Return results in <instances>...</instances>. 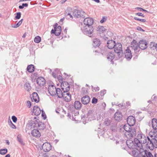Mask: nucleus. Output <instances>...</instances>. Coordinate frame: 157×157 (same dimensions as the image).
Wrapping results in <instances>:
<instances>
[{"label": "nucleus", "instance_id": "obj_59", "mask_svg": "<svg viewBox=\"0 0 157 157\" xmlns=\"http://www.w3.org/2000/svg\"><path fill=\"white\" fill-rule=\"evenodd\" d=\"M43 157H48V153L44 154L42 155Z\"/></svg>", "mask_w": 157, "mask_h": 157}, {"label": "nucleus", "instance_id": "obj_22", "mask_svg": "<svg viewBox=\"0 0 157 157\" xmlns=\"http://www.w3.org/2000/svg\"><path fill=\"white\" fill-rule=\"evenodd\" d=\"M32 97L31 98L32 101L33 100L36 102H38L39 101V98L38 94L36 93L33 92L32 94Z\"/></svg>", "mask_w": 157, "mask_h": 157}, {"label": "nucleus", "instance_id": "obj_54", "mask_svg": "<svg viewBox=\"0 0 157 157\" xmlns=\"http://www.w3.org/2000/svg\"><path fill=\"white\" fill-rule=\"evenodd\" d=\"M106 93V90H102L101 92V95H104Z\"/></svg>", "mask_w": 157, "mask_h": 157}, {"label": "nucleus", "instance_id": "obj_16", "mask_svg": "<svg viewBox=\"0 0 157 157\" xmlns=\"http://www.w3.org/2000/svg\"><path fill=\"white\" fill-rule=\"evenodd\" d=\"M136 120L135 117L132 116H130L127 119V122L129 125L133 126L135 123Z\"/></svg>", "mask_w": 157, "mask_h": 157}, {"label": "nucleus", "instance_id": "obj_23", "mask_svg": "<svg viewBox=\"0 0 157 157\" xmlns=\"http://www.w3.org/2000/svg\"><path fill=\"white\" fill-rule=\"evenodd\" d=\"M143 157H154L152 154L149 151L145 150L144 152L141 153Z\"/></svg>", "mask_w": 157, "mask_h": 157}, {"label": "nucleus", "instance_id": "obj_52", "mask_svg": "<svg viewBox=\"0 0 157 157\" xmlns=\"http://www.w3.org/2000/svg\"><path fill=\"white\" fill-rule=\"evenodd\" d=\"M31 106V104L30 101H27V106L29 108H30Z\"/></svg>", "mask_w": 157, "mask_h": 157}, {"label": "nucleus", "instance_id": "obj_56", "mask_svg": "<svg viewBox=\"0 0 157 157\" xmlns=\"http://www.w3.org/2000/svg\"><path fill=\"white\" fill-rule=\"evenodd\" d=\"M136 14L137 15L139 16H141L142 17H144V15L142 13H136Z\"/></svg>", "mask_w": 157, "mask_h": 157}, {"label": "nucleus", "instance_id": "obj_34", "mask_svg": "<svg viewBox=\"0 0 157 157\" xmlns=\"http://www.w3.org/2000/svg\"><path fill=\"white\" fill-rule=\"evenodd\" d=\"M151 123L153 128L155 130H156V127L157 126V120L155 118H153L152 120Z\"/></svg>", "mask_w": 157, "mask_h": 157}, {"label": "nucleus", "instance_id": "obj_8", "mask_svg": "<svg viewBox=\"0 0 157 157\" xmlns=\"http://www.w3.org/2000/svg\"><path fill=\"white\" fill-rule=\"evenodd\" d=\"M136 135V129L133 128L132 129H131V130L125 134L126 137L128 139H131L132 138L134 137Z\"/></svg>", "mask_w": 157, "mask_h": 157}, {"label": "nucleus", "instance_id": "obj_28", "mask_svg": "<svg viewBox=\"0 0 157 157\" xmlns=\"http://www.w3.org/2000/svg\"><path fill=\"white\" fill-rule=\"evenodd\" d=\"M75 108L77 110H80L81 109L82 104L78 101H75L74 103Z\"/></svg>", "mask_w": 157, "mask_h": 157}, {"label": "nucleus", "instance_id": "obj_44", "mask_svg": "<svg viewBox=\"0 0 157 157\" xmlns=\"http://www.w3.org/2000/svg\"><path fill=\"white\" fill-rule=\"evenodd\" d=\"M28 4L27 3H23L21 5H20L18 8L20 9H23L25 7H27Z\"/></svg>", "mask_w": 157, "mask_h": 157}, {"label": "nucleus", "instance_id": "obj_5", "mask_svg": "<svg viewBox=\"0 0 157 157\" xmlns=\"http://www.w3.org/2000/svg\"><path fill=\"white\" fill-rule=\"evenodd\" d=\"M131 47L134 51L135 53L136 54L139 53L140 51V47L138 43L135 40H133L131 42Z\"/></svg>", "mask_w": 157, "mask_h": 157}, {"label": "nucleus", "instance_id": "obj_26", "mask_svg": "<svg viewBox=\"0 0 157 157\" xmlns=\"http://www.w3.org/2000/svg\"><path fill=\"white\" fill-rule=\"evenodd\" d=\"M115 54L113 52H109L108 53L107 59L111 63H113V60L114 58Z\"/></svg>", "mask_w": 157, "mask_h": 157}, {"label": "nucleus", "instance_id": "obj_57", "mask_svg": "<svg viewBox=\"0 0 157 157\" xmlns=\"http://www.w3.org/2000/svg\"><path fill=\"white\" fill-rule=\"evenodd\" d=\"M52 75L55 78H56V75L55 72H52Z\"/></svg>", "mask_w": 157, "mask_h": 157}, {"label": "nucleus", "instance_id": "obj_43", "mask_svg": "<svg viewBox=\"0 0 157 157\" xmlns=\"http://www.w3.org/2000/svg\"><path fill=\"white\" fill-rule=\"evenodd\" d=\"M8 124L9 126L12 128L15 129L16 128V127L14 124H13L10 119L8 121Z\"/></svg>", "mask_w": 157, "mask_h": 157}, {"label": "nucleus", "instance_id": "obj_9", "mask_svg": "<svg viewBox=\"0 0 157 157\" xmlns=\"http://www.w3.org/2000/svg\"><path fill=\"white\" fill-rule=\"evenodd\" d=\"M61 32V26H58L57 27H55L54 30L52 29L51 31V34H54L56 36L59 35Z\"/></svg>", "mask_w": 157, "mask_h": 157}, {"label": "nucleus", "instance_id": "obj_4", "mask_svg": "<svg viewBox=\"0 0 157 157\" xmlns=\"http://www.w3.org/2000/svg\"><path fill=\"white\" fill-rule=\"evenodd\" d=\"M126 143L128 147L130 149H136L137 150L139 148L138 145L136 144L134 140V141L131 140H127L126 141Z\"/></svg>", "mask_w": 157, "mask_h": 157}, {"label": "nucleus", "instance_id": "obj_48", "mask_svg": "<svg viewBox=\"0 0 157 157\" xmlns=\"http://www.w3.org/2000/svg\"><path fill=\"white\" fill-rule=\"evenodd\" d=\"M41 115L43 119L45 120L46 118V116L44 111L43 110H42Z\"/></svg>", "mask_w": 157, "mask_h": 157}, {"label": "nucleus", "instance_id": "obj_39", "mask_svg": "<svg viewBox=\"0 0 157 157\" xmlns=\"http://www.w3.org/2000/svg\"><path fill=\"white\" fill-rule=\"evenodd\" d=\"M24 88L26 90H28L31 89L30 84L29 83H26L24 85Z\"/></svg>", "mask_w": 157, "mask_h": 157}, {"label": "nucleus", "instance_id": "obj_62", "mask_svg": "<svg viewBox=\"0 0 157 157\" xmlns=\"http://www.w3.org/2000/svg\"><path fill=\"white\" fill-rule=\"evenodd\" d=\"M15 7H16L17 8L18 7L17 6H14L12 7V9H13V10H14V9H15V10H16V8Z\"/></svg>", "mask_w": 157, "mask_h": 157}, {"label": "nucleus", "instance_id": "obj_14", "mask_svg": "<svg viewBox=\"0 0 157 157\" xmlns=\"http://www.w3.org/2000/svg\"><path fill=\"white\" fill-rule=\"evenodd\" d=\"M69 91H64L63 98L65 101H66L68 102L71 101V96L70 93L68 92Z\"/></svg>", "mask_w": 157, "mask_h": 157}, {"label": "nucleus", "instance_id": "obj_29", "mask_svg": "<svg viewBox=\"0 0 157 157\" xmlns=\"http://www.w3.org/2000/svg\"><path fill=\"white\" fill-rule=\"evenodd\" d=\"M38 120H36L35 121H31L29 122L30 126L31 128H37Z\"/></svg>", "mask_w": 157, "mask_h": 157}, {"label": "nucleus", "instance_id": "obj_2", "mask_svg": "<svg viewBox=\"0 0 157 157\" xmlns=\"http://www.w3.org/2000/svg\"><path fill=\"white\" fill-rule=\"evenodd\" d=\"M81 29L84 34L90 37H91L93 35V26H85L83 28H81Z\"/></svg>", "mask_w": 157, "mask_h": 157}, {"label": "nucleus", "instance_id": "obj_46", "mask_svg": "<svg viewBox=\"0 0 157 157\" xmlns=\"http://www.w3.org/2000/svg\"><path fill=\"white\" fill-rule=\"evenodd\" d=\"M107 17L105 16L103 17L102 19L100 21V22L101 23H102L105 22L107 19Z\"/></svg>", "mask_w": 157, "mask_h": 157}, {"label": "nucleus", "instance_id": "obj_3", "mask_svg": "<svg viewBox=\"0 0 157 157\" xmlns=\"http://www.w3.org/2000/svg\"><path fill=\"white\" fill-rule=\"evenodd\" d=\"M114 51L117 54V56L119 58L122 56L123 54L122 52V45L120 43H116L114 48Z\"/></svg>", "mask_w": 157, "mask_h": 157}, {"label": "nucleus", "instance_id": "obj_45", "mask_svg": "<svg viewBox=\"0 0 157 157\" xmlns=\"http://www.w3.org/2000/svg\"><path fill=\"white\" fill-rule=\"evenodd\" d=\"M16 15L15 17V18L16 19H19L21 17V13L20 12H17L16 13Z\"/></svg>", "mask_w": 157, "mask_h": 157}, {"label": "nucleus", "instance_id": "obj_20", "mask_svg": "<svg viewBox=\"0 0 157 157\" xmlns=\"http://www.w3.org/2000/svg\"><path fill=\"white\" fill-rule=\"evenodd\" d=\"M122 115L121 113L119 111L116 112L114 115V118L117 121H120L121 120Z\"/></svg>", "mask_w": 157, "mask_h": 157}, {"label": "nucleus", "instance_id": "obj_58", "mask_svg": "<svg viewBox=\"0 0 157 157\" xmlns=\"http://www.w3.org/2000/svg\"><path fill=\"white\" fill-rule=\"evenodd\" d=\"M58 79L59 80H60V81H62L63 80V78L60 75H59L58 77Z\"/></svg>", "mask_w": 157, "mask_h": 157}, {"label": "nucleus", "instance_id": "obj_13", "mask_svg": "<svg viewBox=\"0 0 157 157\" xmlns=\"http://www.w3.org/2000/svg\"><path fill=\"white\" fill-rule=\"evenodd\" d=\"M56 87L53 85H51L48 87V91L49 94L52 96L56 94Z\"/></svg>", "mask_w": 157, "mask_h": 157}, {"label": "nucleus", "instance_id": "obj_42", "mask_svg": "<svg viewBox=\"0 0 157 157\" xmlns=\"http://www.w3.org/2000/svg\"><path fill=\"white\" fill-rule=\"evenodd\" d=\"M34 41L36 43H39L41 40V38L39 36H36L34 39Z\"/></svg>", "mask_w": 157, "mask_h": 157}, {"label": "nucleus", "instance_id": "obj_18", "mask_svg": "<svg viewBox=\"0 0 157 157\" xmlns=\"http://www.w3.org/2000/svg\"><path fill=\"white\" fill-rule=\"evenodd\" d=\"M37 83L40 86H44L45 83V80L42 77H39L36 80Z\"/></svg>", "mask_w": 157, "mask_h": 157}, {"label": "nucleus", "instance_id": "obj_61", "mask_svg": "<svg viewBox=\"0 0 157 157\" xmlns=\"http://www.w3.org/2000/svg\"><path fill=\"white\" fill-rule=\"evenodd\" d=\"M67 0H61L60 1V2L61 4H63L65 3L67 1Z\"/></svg>", "mask_w": 157, "mask_h": 157}, {"label": "nucleus", "instance_id": "obj_31", "mask_svg": "<svg viewBox=\"0 0 157 157\" xmlns=\"http://www.w3.org/2000/svg\"><path fill=\"white\" fill-rule=\"evenodd\" d=\"M56 94H57L58 97L60 98H61L63 97V92L59 88H57Z\"/></svg>", "mask_w": 157, "mask_h": 157}, {"label": "nucleus", "instance_id": "obj_60", "mask_svg": "<svg viewBox=\"0 0 157 157\" xmlns=\"http://www.w3.org/2000/svg\"><path fill=\"white\" fill-rule=\"evenodd\" d=\"M135 9L136 10H145V9H143L142 8H140V7H136L135 8Z\"/></svg>", "mask_w": 157, "mask_h": 157}, {"label": "nucleus", "instance_id": "obj_37", "mask_svg": "<svg viewBox=\"0 0 157 157\" xmlns=\"http://www.w3.org/2000/svg\"><path fill=\"white\" fill-rule=\"evenodd\" d=\"M17 140L22 145H24L25 144L23 141L22 139H21V136L20 135H18L17 136Z\"/></svg>", "mask_w": 157, "mask_h": 157}, {"label": "nucleus", "instance_id": "obj_38", "mask_svg": "<svg viewBox=\"0 0 157 157\" xmlns=\"http://www.w3.org/2000/svg\"><path fill=\"white\" fill-rule=\"evenodd\" d=\"M111 122V120L107 118L105 119L104 124L105 125L108 126L110 125Z\"/></svg>", "mask_w": 157, "mask_h": 157}, {"label": "nucleus", "instance_id": "obj_1", "mask_svg": "<svg viewBox=\"0 0 157 157\" xmlns=\"http://www.w3.org/2000/svg\"><path fill=\"white\" fill-rule=\"evenodd\" d=\"M155 136L151 135L146 137L142 133L138 134L136 138L134 140L138 147L141 150L142 147V144L146 143V147L147 149L153 150L154 148H157V140Z\"/></svg>", "mask_w": 157, "mask_h": 157}, {"label": "nucleus", "instance_id": "obj_27", "mask_svg": "<svg viewBox=\"0 0 157 157\" xmlns=\"http://www.w3.org/2000/svg\"><path fill=\"white\" fill-rule=\"evenodd\" d=\"M106 30V29L103 26H99L97 28L98 33L100 34L105 33Z\"/></svg>", "mask_w": 157, "mask_h": 157}, {"label": "nucleus", "instance_id": "obj_55", "mask_svg": "<svg viewBox=\"0 0 157 157\" xmlns=\"http://www.w3.org/2000/svg\"><path fill=\"white\" fill-rule=\"evenodd\" d=\"M137 29L138 30L142 31L143 32L144 31V30L143 29H142L140 27L138 26V27H137Z\"/></svg>", "mask_w": 157, "mask_h": 157}, {"label": "nucleus", "instance_id": "obj_11", "mask_svg": "<svg viewBox=\"0 0 157 157\" xmlns=\"http://www.w3.org/2000/svg\"><path fill=\"white\" fill-rule=\"evenodd\" d=\"M61 86L63 91H69L70 86L69 84L67 82H63L61 84Z\"/></svg>", "mask_w": 157, "mask_h": 157}, {"label": "nucleus", "instance_id": "obj_53", "mask_svg": "<svg viewBox=\"0 0 157 157\" xmlns=\"http://www.w3.org/2000/svg\"><path fill=\"white\" fill-rule=\"evenodd\" d=\"M92 88L95 90V91H97L99 90V87L97 86L96 87H93V86H92Z\"/></svg>", "mask_w": 157, "mask_h": 157}, {"label": "nucleus", "instance_id": "obj_6", "mask_svg": "<svg viewBox=\"0 0 157 157\" xmlns=\"http://www.w3.org/2000/svg\"><path fill=\"white\" fill-rule=\"evenodd\" d=\"M73 15L77 18L82 17L84 18L85 17L86 13L83 10H74Z\"/></svg>", "mask_w": 157, "mask_h": 157}, {"label": "nucleus", "instance_id": "obj_30", "mask_svg": "<svg viewBox=\"0 0 157 157\" xmlns=\"http://www.w3.org/2000/svg\"><path fill=\"white\" fill-rule=\"evenodd\" d=\"M94 43L93 45L94 47H97L100 46L101 44L100 40L97 38H95L94 39L93 41Z\"/></svg>", "mask_w": 157, "mask_h": 157}, {"label": "nucleus", "instance_id": "obj_35", "mask_svg": "<svg viewBox=\"0 0 157 157\" xmlns=\"http://www.w3.org/2000/svg\"><path fill=\"white\" fill-rule=\"evenodd\" d=\"M27 70V71L29 73H31L33 72L34 70V67L33 65L31 64L28 66Z\"/></svg>", "mask_w": 157, "mask_h": 157}, {"label": "nucleus", "instance_id": "obj_64", "mask_svg": "<svg viewBox=\"0 0 157 157\" xmlns=\"http://www.w3.org/2000/svg\"><path fill=\"white\" fill-rule=\"evenodd\" d=\"M67 15L69 16L70 18H72V15L70 13H67Z\"/></svg>", "mask_w": 157, "mask_h": 157}, {"label": "nucleus", "instance_id": "obj_7", "mask_svg": "<svg viewBox=\"0 0 157 157\" xmlns=\"http://www.w3.org/2000/svg\"><path fill=\"white\" fill-rule=\"evenodd\" d=\"M96 117V113L94 110H90L88 111L87 117L90 121L95 120Z\"/></svg>", "mask_w": 157, "mask_h": 157}, {"label": "nucleus", "instance_id": "obj_50", "mask_svg": "<svg viewBox=\"0 0 157 157\" xmlns=\"http://www.w3.org/2000/svg\"><path fill=\"white\" fill-rule=\"evenodd\" d=\"M98 99L95 98H93L92 100V102L93 104H96L97 102Z\"/></svg>", "mask_w": 157, "mask_h": 157}, {"label": "nucleus", "instance_id": "obj_36", "mask_svg": "<svg viewBox=\"0 0 157 157\" xmlns=\"http://www.w3.org/2000/svg\"><path fill=\"white\" fill-rule=\"evenodd\" d=\"M23 21V19L20 20L16 24H13L12 25V27L13 28H17L19 27Z\"/></svg>", "mask_w": 157, "mask_h": 157}, {"label": "nucleus", "instance_id": "obj_63", "mask_svg": "<svg viewBox=\"0 0 157 157\" xmlns=\"http://www.w3.org/2000/svg\"><path fill=\"white\" fill-rule=\"evenodd\" d=\"M156 98L157 99V97L154 96L153 97H152L151 99H152L153 100H156Z\"/></svg>", "mask_w": 157, "mask_h": 157}, {"label": "nucleus", "instance_id": "obj_40", "mask_svg": "<svg viewBox=\"0 0 157 157\" xmlns=\"http://www.w3.org/2000/svg\"><path fill=\"white\" fill-rule=\"evenodd\" d=\"M7 151L8 150L6 148L2 149H0V154L4 155L7 152Z\"/></svg>", "mask_w": 157, "mask_h": 157}, {"label": "nucleus", "instance_id": "obj_33", "mask_svg": "<svg viewBox=\"0 0 157 157\" xmlns=\"http://www.w3.org/2000/svg\"><path fill=\"white\" fill-rule=\"evenodd\" d=\"M38 127L39 129L40 130H43L45 128V125L43 122H40L38 120L37 127Z\"/></svg>", "mask_w": 157, "mask_h": 157}, {"label": "nucleus", "instance_id": "obj_15", "mask_svg": "<svg viewBox=\"0 0 157 157\" xmlns=\"http://www.w3.org/2000/svg\"><path fill=\"white\" fill-rule=\"evenodd\" d=\"M42 149L45 152H48L51 149V145L48 142L44 143L42 146Z\"/></svg>", "mask_w": 157, "mask_h": 157}, {"label": "nucleus", "instance_id": "obj_24", "mask_svg": "<svg viewBox=\"0 0 157 157\" xmlns=\"http://www.w3.org/2000/svg\"><path fill=\"white\" fill-rule=\"evenodd\" d=\"M33 112L35 115H39L41 113V110L37 106H35L33 109Z\"/></svg>", "mask_w": 157, "mask_h": 157}, {"label": "nucleus", "instance_id": "obj_17", "mask_svg": "<svg viewBox=\"0 0 157 157\" xmlns=\"http://www.w3.org/2000/svg\"><path fill=\"white\" fill-rule=\"evenodd\" d=\"M132 56L131 51L128 47L125 50V57L127 59L130 60L132 58Z\"/></svg>", "mask_w": 157, "mask_h": 157}, {"label": "nucleus", "instance_id": "obj_32", "mask_svg": "<svg viewBox=\"0 0 157 157\" xmlns=\"http://www.w3.org/2000/svg\"><path fill=\"white\" fill-rule=\"evenodd\" d=\"M132 126L129 125V124H128L127 123V124H125L124 126V130L126 131L127 132H128L130 130H131V129H132V128H133L132 127Z\"/></svg>", "mask_w": 157, "mask_h": 157}, {"label": "nucleus", "instance_id": "obj_49", "mask_svg": "<svg viewBox=\"0 0 157 157\" xmlns=\"http://www.w3.org/2000/svg\"><path fill=\"white\" fill-rule=\"evenodd\" d=\"M12 119L14 123H16L17 121V118L14 116H13L12 117Z\"/></svg>", "mask_w": 157, "mask_h": 157}, {"label": "nucleus", "instance_id": "obj_25", "mask_svg": "<svg viewBox=\"0 0 157 157\" xmlns=\"http://www.w3.org/2000/svg\"><path fill=\"white\" fill-rule=\"evenodd\" d=\"M32 135L35 137H40V133L39 131L36 129H34L31 132Z\"/></svg>", "mask_w": 157, "mask_h": 157}, {"label": "nucleus", "instance_id": "obj_41", "mask_svg": "<svg viewBox=\"0 0 157 157\" xmlns=\"http://www.w3.org/2000/svg\"><path fill=\"white\" fill-rule=\"evenodd\" d=\"M111 128L112 131L114 132L116 131L117 129V123H115L113 124H112V125H111Z\"/></svg>", "mask_w": 157, "mask_h": 157}, {"label": "nucleus", "instance_id": "obj_21", "mask_svg": "<svg viewBox=\"0 0 157 157\" xmlns=\"http://www.w3.org/2000/svg\"><path fill=\"white\" fill-rule=\"evenodd\" d=\"M90 100L89 97L87 95H85L83 96L81 99L82 103L84 105L88 104Z\"/></svg>", "mask_w": 157, "mask_h": 157}, {"label": "nucleus", "instance_id": "obj_10", "mask_svg": "<svg viewBox=\"0 0 157 157\" xmlns=\"http://www.w3.org/2000/svg\"><path fill=\"white\" fill-rule=\"evenodd\" d=\"M94 22L93 19L90 17H86L85 18L83 21V23L85 26H92Z\"/></svg>", "mask_w": 157, "mask_h": 157}, {"label": "nucleus", "instance_id": "obj_12", "mask_svg": "<svg viewBox=\"0 0 157 157\" xmlns=\"http://www.w3.org/2000/svg\"><path fill=\"white\" fill-rule=\"evenodd\" d=\"M140 49L144 50L147 47V43L146 40H140L139 42Z\"/></svg>", "mask_w": 157, "mask_h": 157}, {"label": "nucleus", "instance_id": "obj_19", "mask_svg": "<svg viewBox=\"0 0 157 157\" xmlns=\"http://www.w3.org/2000/svg\"><path fill=\"white\" fill-rule=\"evenodd\" d=\"M116 44V43L114 40H110L107 41V46L109 48L112 49L114 48Z\"/></svg>", "mask_w": 157, "mask_h": 157}, {"label": "nucleus", "instance_id": "obj_47", "mask_svg": "<svg viewBox=\"0 0 157 157\" xmlns=\"http://www.w3.org/2000/svg\"><path fill=\"white\" fill-rule=\"evenodd\" d=\"M134 19L136 20L140 21H141V22H145L146 21V20L144 19H140V18H138L137 17H134Z\"/></svg>", "mask_w": 157, "mask_h": 157}, {"label": "nucleus", "instance_id": "obj_51", "mask_svg": "<svg viewBox=\"0 0 157 157\" xmlns=\"http://www.w3.org/2000/svg\"><path fill=\"white\" fill-rule=\"evenodd\" d=\"M155 45H156V44L155 42H151L150 44V47H151V48H153V49H154V48H155Z\"/></svg>", "mask_w": 157, "mask_h": 157}]
</instances>
